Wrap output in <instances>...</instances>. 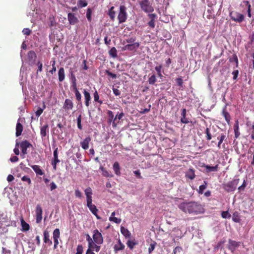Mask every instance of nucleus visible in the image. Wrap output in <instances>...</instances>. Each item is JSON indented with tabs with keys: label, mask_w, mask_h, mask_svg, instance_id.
<instances>
[{
	"label": "nucleus",
	"mask_w": 254,
	"mask_h": 254,
	"mask_svg": "<svg viewBox=\"0 0 254 254\" xmlns=\"http://www.w3.org/2000/svg\"><path fill=\"white\" fill-rule=\"evenodd\" d=\"M178 208L185 213L197 215L204 212L202 205L195 201L183 202L178 205Z\"/></svg>",
	"instance_id": "1"
},
{
	"label": "nucleus",
	"mask_w": 254,
	"mask_h": 254,
	"mask_svg": "<svg viewBox=\"0 0 254 254\" xmlns=\"http://www.w3.org/2000/svg\"><path fill=\"white\" fill-rule=\"evenodd\" d=\"M141 9L145 13L151 14L154 11V7L149 0H141L139 1Z\"/></svg>",
	"instance_id": "2"
},
{
	"label": "nucleus",
	"mask_w": 254,
	"mask_h": 254,
	"mask_svg": "<svg viewBox=\"0 0 254 254\" xmlns=\"http://www.w3.org/2000/svg\"><path fill=\"white\" fill-rule=\"evenodd\" d=\"M240 179L236 178L223 185L224 189L227 192L234 191L239 182Z\"/></svg>",
	"instance_id": "3"
},
{
	"label": "nucleus",
	"mask_w": 254,
	"mask_h": 254,
	"mask_svg": "<svg viewBox=\"0 0 254 254\" xmlns=\"http://www.w3.org/2000/svg\"><path fill=\"white\" fill-rule=\"evenodd\" d=\"M127 17V7L124 5H121L120 6V10L118 15V19L119 20V23H122L125 22Z\"/></svg>",
	"instance_id": "4"
},
{
	"label": "nucleus",
	"mask_w": 254,
	"mask_h": 254,
	"mask_svg": "<svg viewBox=\"0 0 254 254\" xmlns=\"http://www.w3.org/2000/svg\"><path fill=\"white\" fill-rule=\"evenodd\" d=\"M229 15L231 19L237 23H240L245 19V16L243 14L236 11L230 12Z\"/></svg>",
	"instance_id": "5"
},
{
	"label": "nucleus",
	"mask_w": 254,
	"mask_h": 254,
	"mask_svg": "<svg viewBox=\"0 0 254 254\" xmlns=\"http://www.w3.org/2000/svg\"><path fill=\"white\" fill-rule=\"evenodd\" d=\"M93 233V239L95 243L97 245L102 244L103 243V238L102 234L97 229L94 230Z\"/></svg>",
	"instance_id": "6"
},
{
	"label": "nucleus",
	"mask_w": 254,
	"mask_h": 254,
	"mask_svg": "<svg viewBox=\"0 0 254 254\" xmlns=\"http://www.w3.org/2000/svg\"><path fill=\"white\" fill-rule=\"evenodd\" d=\"M42 208L40 204H37L35 208V219L36 222L39 224L42 220Z\"/></svg>",
	"instance_id": "7"
},
{
	"label": "nucleus",
	"mask_w": 254,
	"mask_h": 254,
	"mask_svg": "<svg viewBox=\"0 0 254 254\" xmlns=\"http://www.w3.org/2000/svg\"><path fill=\"white\" fill-rule=\"evenodd\" d=\"M20 148L21 149V155H25L27 153V149L30 146H32V144L27 140H25L21 142L20 144ZM23 158H24V156H23Z\"/></svg>",
	"instance_id": "8"
},
{
	"label": "nucleus",
	"mask_w": 254,
	"mask_h": 254,
	"mask_svg": "<svg viewBox=\"0 0 254 254\" xmlns=\"http://www.w3.org/2000/svg\"><path fill=\"white\" fill-rule=\"evenodd\" d=\"M60 237V229L58 228L56 229L53 233V238L54 240V249H56L58 247V246L59 244V239Z\"/></svg>",
	"instance_id": "9"
},
{
	"label": "nucleus",
	"mask_w": 254,
	"mask_h": 254,
	"mask_svg": "<svg viewBox=\"0 0 254 254\" xmlns=\"http://www.w3.org/2000/svg\"><path fill=\"white\" fill-rule=\"evenodd\" d=\"M239 243L235 241L229 239L227 248L233 253L236 249L239 246Z\"/></svg>",
	"instance_id": "10"
},
{
	"label": "nucleus",
	"mask_w": 254,
	"mask_h": 254,
	"mask_svg": "<svg viewBox=\"0 0 254 254\" xmlns=\"http://www.w3.org/2000/svg\"><path fill=\"white\" fill-rule=\"evenodd\" d=\"M63 108L66 112L72 110L73 108V103L72 101L69 99H66Z\"/></svg>",
	"instance_id": "11"
},
{
	"label": "nucleus",
	"mask_w": 254,
	"mask_h": 254,
	"mask_svg": "<svg viewBox=\"0 0 254 254\" xmlns=\"http://www.w3.org/2000/svg\"><path fill=\"white\" fill-rule=\"evenodd\" d=\"M67 18L69 24L71 25H74L78 22L77 17L73 13H69L67 15Z\"/></svg>",
	"instance_id": "12"
},
{
	"label": "nucleus",
	"mask_w": 254,
	"mask_h": 254,
	"mask_svg": "<svg viewBox=\"0 0 254 254\" xmlns=\"http://www.w3.org/2000/svg\"><path fill=\"white\" fill-rule=\"evenodd\" d=\"M148 17L150 19V21L148 22V25L151 28H154L155 27V21L157 15L155 13L148 14Z\"/></svg>",
	"instance_id": "13"
},
{
	"label": "nucleus",
	"mask_w": 254,
	"mask_h": 254,
	"mask_svg": "<svg viewBox=\"0 0 254 254\" xmlns=\"http://www.w3.org/2000/svg\"><path fill=\"white\" fill-rule=\"evenodd\" d=\"M91 140V138L90 136L86 137L82 141L80 142L81 147L86 150L89 148V143Z\"/></svg>",
	"instance_id": "14"
},
{
	"label": "nucleus",
	"mask_w": 254,
	"mask_h": 254,
	"mask_svg": "<svg viewBox=\"0 0 254 254\" xmlns=\"http://www.w3.org/2000/svg\"><path fill=\"white\" fill-rule=\"evenodd\" d=\"M44 238L43 241L45 244H48L51 246L52 244V241L50 239L49 232L47 230H44L43 232Z\"/></svg>",
	"instance_id": "15"
},
{
	"label": "nucleus",
	"mask_w": 254,
	"mask_h": 254,
	"mask_svg": "<svg viewBox=\"0 0 254 254\" xmlns=\"http://www.w3.org/2000/svg\"><path fill=\"white\" fill-rule=\"evenodd\" d=\"M37 58V55L35 52L33 51H30L27 54V58L28 61L31 64H34Z\"/></svg>",
	"instance_id": "16"
},
{
	"label": "nucleus",
	"mask_w": 254,
	"mask_h": 254,
	"mask_svg": "<svg viewBox=\"0 0 254 254\" xmlns=\"http://www.w3.org/2000/svg\"><path fill=\"white\" fill-rule=\"evenodd\" d=\"M86 196L87 202H92V190L91 188L88 187L84 190Z\"/></svg>",
	"instance_id": "17"
},
{
	"label": "nucleus",
	"mask_w": 254,
	"mask_h": 254,
	"mask_svg": "<svg viewBox=\"0 0 254 254\" xmlns=\"http://www.w3.org/2000/svg\"><path fill=\"white\" fill-rule=\"evenodd\" d=\"M185 176L186 178L192 180L195 178V171L192 168H190L186 173Z\"/></svg>",
	"instance_id": "18"
},
{
	"label": "nucleus",
	"mask_w": 254,
	"mask_h": 254,
	"mask_svg": "<svg viewBox=\"0 0 254 254\" xmlns=\"http://www.w3.org/2000/svg\"><path fill=\"white\" fill-rule=\"evenodd\" d=\"M83 93L84 94L85 106L88 107L89 106V102L91 100L90 94L86 89H84Z\"/></svg>",
	"instance_id": "19"
},
{
	"label": "nucleus",
	"mask_w": 254,
	"mask_h": 254,
	"mask_svg": "<svg viewBox=\"0 0 254 254\" xmlns=\"http://www.w3.org/2000/svg\"><path fill=\"white\" fill-rule=\"evenodd\" d=\"M49 133V126L46 124L40 128V134L42 138L45 137Z\"/></svg>",
	"instance_id": "20"
},
{
	"label": "nucleus",
	"mask_w": 254,
	"mask_h": 254,
	"mask_svg": "<svg viewBox=\"0 0 254 254\" xmlns=\"http://www.w3.org/2000/svg\"><path fill=\"white\" fill-rule=\"evenodd\" d=\"M139 46V43L138 42H135L131 44H127L126 45L125 48L126 50L133 51L137 49Z\"/></svg>",
	"instance_id": "21"
},
{
	"label": "nucleus",
	"mask_w": 254,
	"mask_h": 254,
	"mask_svg": "<svg viewBox=\"0 0 254 254\" xmlns=\"http://www.w3.org/2000/svg\"><path fill=\"white\" fill-rule=\"evenodd\" d=\"M31 167L33 169L36 174L38 175H43L44 172L41 169L40 167L38 165H30Z\"/></svg>",
	"instance_id": "22"
},
{
	"label": "nucleus",
	"mask_w": 254,
	"mask_h": 254,
	"mask_svg": "<svg viewBox=\"0 0 254 254\" xmlns=\"http://www.w3.org/2000/svg\"><path fill=\"white\" fill-rule=\"evenodd\" d=\"M23 128L22 124L18 122L16 124V136L18 137L21 134L22 132L23 131Z\"/></svg>",
	"instance_id": "23"
},
{
	"label": "nucleus",
	"mask_w": 254,
	"mask_h": 254,
	"mask_svg": "<svg viewBox=\"0 0 254 254\" xmlns=\"http://www.w3.org/2000/svg\"><path fill=\"white\" fill-rule=\"evenodd\" d=\"M222 115L224 116L227 123L229 124L231 120V116L230 114L227 111L226 107L223 109Z\"/></svg>",
	"instance_id": "24"
},
{
	"label": "nucleus",
	"mask_w": 254,
	"mask_h": 254,
	"mask_svg": "<svg viewBox=\"0 0 254 254\" xmlns=\"http://www.w3.org/2000/svg\"><path fill=\"white\" fill-rule=\"evenodd\" d=\"M114 248L115 253H117L118 251L124 250L125 248V245L122 243L120 240H119L118 244L115 245Z\"/></svg>",
	"instance_id": "25"
},
{
	"label": "nucleus",
	"mask_w": 254,
	"mask_h": 254,
	"mask_svg": "<svg viewBox=\"0 0 254 254\" xmlns=\"http://www.w3.org/2000/svg\"><path fill=\"white\" fill-rule=\"evenodd\" d=\"M121 232L126 238H129L131 236L130 232L123 226L121 227Z\"/></svg>",
	"instance_id": "26"
},
{
	"label": "nucleus",
	"mask_w": 254,
	"mask_h": 254,
	"mask_svg": "<svg viewBox=\"0 0 254 254\" xmlns=\"http://www.w3.org/2000/svg\"><path fill=\"white\" fill-rule=\"evenodd\" d=\"M113 168L116 175L120 176L121 175L120 166L118 162H115L113 166Z\"/></svg>",
	"instance_id": "27"
},
{
	"label": "nucleus",
	"mask_w": 254,
	"mask_h": 254,
	"mask_svg": "<svg viewBox=\"0 0 254 254\" xmlns=\"http://www.w3.org/2000/svg\"><path fill=\"white\" fill-rule=\"evenodd\" d=\"M242 4H243L244 5L247 6V14L249 17L251 18L252 16L251 14V5L249 1H243L242 2Z\"/></svg>",
	"instance_id": "28"
},
{
	"label": "nucleus",
	"mask_w": 254,
	"mask_h": 254,
	"mask_svg": "<svg viewBox=\"0 0 254 254\" xmlns=\"http://www.w3.org/2000/svg\"><path fill=\"white\" fill-rule=\"evenodd\" d=\"M59 80L62 82L65 77L64 69L63 67H61L58 71Z\"/></svg>",
	"instance_id": "29"
},
{
	"label": "nucleus",
	"mask_w": 254,
	"mask_h": 254,
	"mask_svg": "<svg viewBox=\"0 0 254 254\" xmlns=\"http://www.w3.org/2000/svg\"><path fill=\"white\" fill-rule=\"evenodd\" d=\"M204 168H206L207 172H217L218 170V165L217 164L214 166H210L208 165L204 166Z\"/></svg>",
	"instance_id": "30"
},
{
	"label": "nucleus",
	"mask_w": 254,
	"mask_h": 254,
	"mask_svg": "<svg viewBox=\"0 0 254 254\" xmlns=\"http://www.w3.org/2000/svg\"><path fill=\"white\" fill-rule=\"evenodd\" d=\"M124 114L123 112L120 114H117L113 121V124H112L113 127H116L117 126V124L118 123V122L116 123L117 120V119H118V120L122 119V118L124 117Z\"/></svg>",
	"instance_id": "31"
},
{
	"label": "nucleus",
	"mask_w": 254,
	"mask_h": 254,
	"mask_svg": "<svg viewBox=\"0 0 254 254\" xmlns=\"http://www.w3.org/2000/svg\"><path fill=\"white\" fill-rule=\"evenodd\" d=\"M100 169L102 171V174L103 176L106 177H113V175L111 174V173L107 170H106L103 167L101 166L100 167Z\"/></svg>",
	"instance_id": "32"
},
{
	"label": "nucleus",
	"mask_w": 254,
	"mask_h": 254,
	"mask_svg": "<svg viewBox=\"0 0 254 254\" xmlns=\"http://www.w3.org/2000/svg\"><path fill=\"white\" fill-rule=\"evenodd\" d=\"M89 209L90 210V211L92 213V214L96 216L97 219H101V217L97 214L98 210L95 205H93L92 207H90Z\"/></svg>",
	"instance_id": "33"
},
{
	"label": "nucleus",
	"mask_w": 254,
	"mask_h": 254,
	"mask_svg": "<svg viewBox=\"0 0 254 254\" xmlns=\"http://www.w3.org/2000/svg\"><path fill=\"white\" fill-rule=\"evenodd\" d=\"M234 130L235 132V137L237 138L240 135L239 131V123L238 121H236L235 124L234 125Z\"/></svg>",
	"instance_id": "34"
},
{
	"label": "nucleus",
	"mask_w": 254,
	"mask_h": 254,
	"mask_svg": "<svg viewBox=\"0 0 254 254\" xmlns=\"http://www.w3.org/2000/svg\"><path fill=\"white\" fill-rule=\"evenodd\" d=\"M21 226H22V230L23 231H27L29 230L30 226L27 223L23 218L21 220Z\"/></svg>",
	"instance_id": "35"
},
{
	"label": "nucleus",
	"mask_w": 254,
	"mask_h": 254,
	"mask_svg": "<svg viewBox=\"0 0 254 254\" xmlns=\"http://www.w3.org/2000/svg\"><path fill=\"white\" fill-rule=\"evenodd\" d=\"M232 220L234 222L239 223L241 221L240 214L239 212L235 211L233 213Z\"/></svg>",
	"instance_id": "36"
},
{
	"label": "nucleus",
	"mask_w": 254,
	"mask_h": 254,
	"mask_svg": "<svg viewBox=\"0 0 254 254\" xmlns=\"http://www.w3.org/2000/svg\"><path fill=\"white\" fill-rule=\"evenodd\" d=\"M108 14L110 19L114 21L115 18L116 11L114 10V6H112L109 10Z\"/></svg>",
	"instance_id": "37"
},
{
	"label": "nucleus",
	"mask_w": 254,
	"mask_h": 254,
	"mask_svg": "<svg viewBox=\"0 0 254 254\" xmlns=\"http://www.w3.org/2000/svg\"><path fill=\"white\" fill-rule=\"evenodd\" d=\"M110 56L114 58L117 57V51L115 47H112L109 51Z\"/></svg>",
	"instance_id": "38"
},
{
	"label": "nucleus",
	"mask_w": 254,
	"mask_h": 254,
	"mask_svg": "<svg viewBox=\"0 0 254 254\" xmlns=\"http://www.w3.org/2000/svg\"><path fill=\"white\" fill-rule=\"evenodd\" d=\"M75 94V96L76 97V100L77 101V103L78 104H81V95L79 91L78 90H76L75 91L73 92Z\"/></svg>",
	"instance_id": "39"
},
{
	"label": "nucleus",
	"mask_w": 254,
	"mask_h": 254,
	"mask_svg": "<svg viewBox=\"0 0 254 254\" xmlns=\"http://www.w3.org/2000/svg\"><path fill=\"white\" fill-rule=\"evenodd\" d=\"M225 138H226V135L225 134H224L223 133H222L221 134L220 136L218 137L219 142L218 143L217 147L218 148L220 149L221 148V144H222V143L223 142L224 140L225 139Z\"/></svg>",
	"instance_id": "40"
},
{
	"label": "nucleus",
	"mask_w": 254,
	"mask_h": 254,
	"mask_svg": "<svg viewBox=\"0 0 254 254\" xmlns=\"http://www.w3.org/2000/svg\"><path fill=\"white\" fill-rule=\"evenodd\" d=\"M54 158L52 160L53 162L59 163L60 160L58 158V148H56L54 151Z\"/></svg>",
	"instance_id": "41"
},
{
	"label": "nucleus",
	"mask_w": 254,
	"mask_h": 254,
	"mask_svg": "<svg viewBox=\"0 0 254 254\" xmlns=\"http://www.w3.org/2000/svg\"><path fill=\"white\" fill-rule=\"evenodd\" d=\"M87 2L86 0H79L77 2V5L79 7L82 8L87 5Z\"/></svg>",
	"instance_id": "42"
},
{
	"label": "nucleus",
	"mask_w": 254,
	"mask_h": 254,
	"mask_svg": "<svg viewBox=\"0 0 254 254\" xmlns=\"http://www.w3.org/2000/svg\"><path fill=\"white\" fill-rule=\"evenodd\" d=\"M156 81V78L155 74H152L148 78V82L149 84L153 85Z\"/></svg>",
	"instance_id": "43"
},
{
	"label": "nucleus",
	"mask_w": 254,
	"mask_h": 254,
	"mask_svg": "<svg viewBox=\"0 0 254 254\" xmlns=\"http://www.w3.org/2000/svg\"><path fill=\"white\" fill-rule=\"evenodd\" d=\"M94 100L95 102H98L100 105L103 104V101L99 99V96L97 91L94 93Z\"/></svg>",
	"instance_id": "44"
},
{
	"label": "nucleus",
	"mask_w": 254,
	"mask_h": 254,
	"mask_svg": "<svg viewBox=\"0 0 254 254\" xmlns=\"http://www.w3.org/2000/svg\"><path fill=\"white\" fill-rule=\"evenodd\" d=\"M46 106L45 105V103H43V108H39L38 110L35 112V115L36 116L38 117H39L43 113V110L45 109Z\"/></svg>",
	"instance_id": "45"
},
{
	"label": "nucleus",
	"mask_w": 254,
	"mask_h": 254,
	"mask_svg": "<svg viewBox=\"0 0 254 254\" xmlns=\"http://www.w3.org/2000/svg\"><path fill=\"white\" fill-rule=\"evenodd\" d=\"M127 244L128 247H129L130 250H132L133 249L134 247L137 244V243L133 241L128 240Z\"/></svg>",
	"instance_id": "46"
},
{
	"label": "nucleus",
	"mask_w": 254,
	"mask_h": 254,
	"mask_svg": "<svg viewBox=\"0 0 254 254\" xmlns=\"http://www.w3.org/2000/svg\"><path fill=\"white\" fill-rule=\"evenodd\" d=\"M207 183L205 181H204V184L199 186L198 193L200 194H202L203 193L204 190L206 188Z\"/></svg>",
	"instance_id": "47"
},
{
	"label": "nucleus",
	"mask_w": 254,
	"mask_h": 254,
	"mask_svg": "<svg viewBox=\"0 0 254 254\" xmlns=\"http://www.w3.org/2000/svg\"><path fill=\"white\" fill-rule=\"evenodd\" d=\"M51 63H52V68L51 70H49V72L50 73H51L52 74H53L56 71V70H57V68H56V67L55 65L56 62L55 60H53L51 62Z\"/></svg>",
	"instance_id": "48"
},
{
	"label": "nucleus",
	"mask_w": 254,
	"mask_h": 254,
	"mask_svg": "<svg viewBox=\"0 0 254 254\" xmlns=\"http://www.w3.org/2000/svg\"><path fill=\"white\" fill-rule=\"evenodd\" d=\"M86 240L88 242V247L91 248V246H92V244L94 243L93 241L91 239V238L90 237V236H89V234H86Z\"/></svg>",
	"instance_id": "49"
},
{
	"label": "nucleus",
	"mask_w": 254,
	"mask_h": 254,
	"mask_svg": "<svg viewBox=\"0 0 254 254\" xmlns=\"http://www.w3.org/2000/svg\"><path fill=\"white\" fill-rule=\"evenodd\" d=\"M182 251H183L182 247L178 246V247H175L174 249L173 253L174 254H179L180 253H181Z\"/></svg>",
	"instance_id": "50"
},
{
	"label": "nucleus",
	"mask_w": 254,
	"mask_h": 254,
	"mask_svg": "<svg viewBox=\"0 0 254 254\" xmlns=\"http://www.w3.org/2000/svg\"><path fill=\"white\" fill-rule=\"evenodd\" d=\"M205 133H206V139L207 140H210L212 138V135H211V134L210 132V130H209V128L208 127H207L206 129H205Z\"/></svg>",
	"instance_id": "51"
},
{
	"label": "nucleus",
	"mask_w": 254,
	"mask_h": 254,
	"mask_svg": "<svg viewBox=\"0 0 254 254\" xmlns=\"http://www.w3.org/2000/svg\"><path fill=\"white\" fill-rule=\"evenodd\" d=\"M109 220L110 221H113L117 224H120L121 222V219L115 217H110Z\"/></svg>",
	"instance_id": "52"
},
{
	"label": "nucleus",
	"mask_w": 254,
	"mask_h": 254,
	"mask_svg": "<svg viewBox=\"0 0 254 254\" xmlns=\"http://www.w3.org/2000/svg\"><path fill=\"white\" fill-rule=\"evenodd\" d=\"M81 119L82 117L81 115H79L77 119V127L80 130L82 129V127L81 126Z\"/></svg>",
	"instance_id": "53"
},
{
	"label": "nucleus",
	"mask_w": 254,
	"mask_h": 254,
	"mask_svg": "<svg viewBox=\"0 0 254 254\" xmlns=\"http://www.w3.org/2000/svg\"><path fill=\"white\" fill-rule=\"evenodd\" d=\"M91 14H92V10L91 8H88L86 12V17L88 20L90 22L91 21Z\"/></svg>",
	"instance_id": "54"
},
{
	"label": "nucleus",
	"mask_w": 254,
	"mask_h": 254,
	"mask_svg": "<svg viewBox=\"0 0 254 254\" xmlns=\"http://www.w3.org/2000/svg\"><path fill=\"white\" fill-rule=\"evenodd\" d=\"M83 248L81 245H78L76 248V253L75 254H82Z\"/></svg>",
	"instance_id": "55"
},
{
	"label": "nucleus",
	"mask_w": 254,
	"mask_h": 254,
	"mask_svg": "<svg viewBox=\"0 0 254 254\" xmlns=\"http://www.w3.org/2000/svg\"><path fill=\"white\" fill-rule=\"evenodd\" d=\"M107 114L109 117V122L111 123L114 119V114L112 111L109 110L107 112Z\"/></svg>",
	"instance_id": "56"
},
{
	"label": "nucleus",
	"mask_w": 254,
	"mask_h": 254,
	"mask_svg": "<svg viewBox=\"0 0 254 254\" xmlns=\"http://www.w3.org/2000/svg\"><path fill=\"white\" fill-rule=\"evenodd\" d=\"M21 180L23 182H26L28 185H30L31 184V180L30 178L27 176H24L22 178Z\"/></svg>",
	"instance_id": "57"
},
{
	"label": "nucleus",
	"mask_w": 254,
	"mask_h": 254,
	"mask_svg": "<svg viewBox=\"0 0 254 254\" xmlns=\"http://www.w3.org/2000/svg\"><path fill=\"white\" fill-rule=\"evenodd\" d=\"M176 80L178 85L179 86L180 88H183V80L182 78L181 77H179L176 78Z\"/></svg>",
	"instance_id": "58"
},
{
	"label": "nucleus",
	"mask_w": 254,
	"mask_h": 254,
	"mask_svg": "<svg viewBox=\"0 0 254 254\" xmlns=\"http://www.w3.org/2000/svg\"><path fill=\"white\" fill-rule=\"evenodd\" d=\"M93 251L98 252L100 250V247L96 243H93L92 245Z\"/></svg>",
	"instance_id": "59"
},
{
	"label": "nucleus",
	"mask_w": 254,
	"mask_h": 254,
	"mask_svg": "<svg viewBox=\"0 0 254 254\" xmlns=\"http://www.w3.org/2000/svg\"><path fill=\"white\" fill-rule=\"evenodd\" d=\"M221 216L223 218H230L231 217L230 214L229 213L228 211H222L221 213Z\"/></svg>",
	"instance_id": "60"
},
{
	"label": "nucleus",
	"mask_w": 254,
	"mask_h": 254,
	"mask_svg": "<svg viewBox=\"0 0 254 254\" xmlns=\"http://www.w3.org/2000/svg\"><path fill=\"white\" fill-rule=\"evenodd\" d=\"M22 33L24 35L28 36L30 35L31 30L29 28H25L23 29Z\"/></svg>",
	"instance_id": "61"
},
{
	"label": "nucleus",
	"mask_w": 254,
	"mask_h": 254,
	"mask_svg": "<svg viewBox=\"0 0 254 254\" xmlns=\"http://www.w3.org/2000/svg\"><path fill=\"white\" fill-rule=\"evenodd\" d=\"M156 243H155V242L150 244V246H149V248H148L149 253L150 254L151 253H152V252L153 251V250L155 249V247L156 246Z\"/></svg>",
	"instance_id": "62"
},
{
	"label": "nucleus",
	"mask_w": 254,
	"mask_h": 254,
	"mask_svg": "<svg viewBox=\"0 0 254 254\" xmlns=\"http://www.w3.org/2000/svg\"><path fill=\"white\" fill-rule=\"evenodd\" d=\"M37 64L38 65L37 73H38L39 72H41L42 71L43 64L41 62L38 61Z\"/></svg>",
	"instance_id": "63"
},
{
	"label": "nucleus",
	"mask_w": 254,
	"mask_h": 254,
	"mask_svg": "<svg viewBox=\"0 0 254 254\" xmlns=\"http://www.w3.org/2000/svg\"><path fill=\"white\" fill-rule=\"evenodd\" d=\"M180 121H181V122L183 124H188V123H190L189 119L187 118H186V117H181Z\"/></svg>",
	"instance_id": "64"
}]
</instances>
